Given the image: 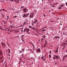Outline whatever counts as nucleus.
I'll use <instances>...</instances> for the list:
<instances>
[{
	"label": "nucleus",
	"instance_id": "1",
	"mask_svg": "<svg viewBox=\"0 0 67 67\" xmlns=\"http://www.w3.org/2000/svg\"><path fill=\"white\" fill-rule=\"evenodd\" d=\"M1 45L3 48H4V46L5 47H7V45L3 43V42H1Z\"/></svg>",
	"mask_w": 67,
	"mask_h": 67
},
{
	"label": "nucleus",
	"instance_id": "2",
	"mask_svg": "<svg viewBox=\"0 0 67 67\" xmlns=\"http://www.w3.org/2000/svg\"><path fill=\"white\" fill-rule=\"evenodd\" d=\"M34 16V14H30L29 16V17L31 18H32Z\"/></svg>",
	"mask_w": 67,
	"mask_h": 67
},
{
	"label": "nucleus",
	"instance_id": "3",
	"mask_svg": "<svg viewBox=\"0 0 67 67\" xmlns=\"http://www.w3.org/2000/svg\"><path fill=\"white\" fill-rule=\"evenodd\" d=\"M27 10H28V9L27 8H25L23 10V11L24 12V13L25 12H26V11H27Z\"/></svg>",
	"mask_w": 67,
	"mask_h": 67
},
{
	"label": "nucleus",
	"instance_id": "4",
	"mask_svg": "<svg viewBox=\"0 0 67 67\" xmlns=\"http://www.w3.org/2000/svg\"><path fill=\"white\" fill-rule=\"evenodd\" d=\"M14 2L16 3H19L20 1L19 0H14Z\"/></svg>",
	"mask_w": 67,
	"mask_h": 67
},
{
	"label": "nucleus",
	"instance_id": "5",
	"mask_svg": "<svg viewBox=\"0 0 67 67\" xmlns=\"http://www.w3.org/2000/svg\"><path fill=\"white\" fill-rule=\"evenodd\" d=\"M54 38H58V39H59L60 38L59 37H58L57 36H55L54 37Z\"/></svg>",
	"mask_w": 67,
	"mask_h": 67
},
{
	"label": "nucleus",
	"instance_id": "6",
	"mask_svg": "<svg viewBox=\"0 0 67 67\" xmlns=\"http://www.w3.org/2000/svg\"><path fill=\"white\" fill-rule=\"evenodd\" d=\"M27 16H26V14H24L23 16V18H27Z\"/></svg>",
	"mask_w": 67,
	"mask_h": 67
},
{
	"label": "nucleus",
	"instance_id": "7",
	"mask_svg": "<svg viewBox=\"0 0 67 67\" xmlns=\"http://www.w3.org/2000/svg\"><path fill=\"white\" fill-rule=\"evenodd\" d=\"M37 52H39V53H40V52H41V50L40 49H38L37 50Z\"/></svg>",
	"mask_w": 67,
	"mask_h": 67
},
{
	"label": "nucleus",
	"instance_id": "8",
	"mask_svg": "<svg viewBox=\"0 0 67 67\" xmlns=\"http://www.w3.org/2000/svg\"><path fill=\"white\" fill-rule=\"evenodd\" d=\"M55 57L56 58V59H58L59 58V57H58V56L57 55H55Z\"/></svg>",
	"mask_w": 67,
	"mask_h": 67
},
{
	"label": "nucleus",
	"instance_id": "9",
	"mask_svg": "<svg viewBox=\"0 0 67 67\" xmlns=\"http://www.w3.org/2000/svg\"><path fill=\"white\" fill-rule=\"evenodd\" d=\"M8 51L9 52L8 54H10V53L11 52V50H10V49H8Z\"/></svg>",
	"mask_w": 67,
	"mask_h": 67
},
{
	"label": "nucleus",
	"instance_id": "10",
	"mask_svg": "<svg viewBox=\"0 0 67 67\" xmlns=\"http://www.w3.org/2000/svg\"><path fill=\"white\" fill-rule=\"evenodd\" d=\"M30 31V29L28 28H26V32H29Z\"/></svg>",
	"mask_w": 67,
	"mask_h": 67
},
{
	"label": "nucleus",
	"instance_id": "11",
	"mask_svg": "<svg viewBox=\"0 0 67 67\" xmlns=\"http://www.w3.org/2000/svg\"><path fill=\"white\" fill-rule=\"evenodd\" d=\"M25 22H26L27 25V24H28V23H29V20H28V19H26Z\"/></svg>",
	"mask_w": 67,
	"mask_h": 67
},
{
	"label": "nucleus",
	"instance_id": "12",
	"mask_svg": "<svg viewBox=\"0 0 67 67\" xmlns=\"http://www.w3.org/2000/svg\"><path fill=\"white\" fill-rule=\"evenodd\" d=\"M38 23H39V22H38L36 23V26H38L39 25V24H38Z\"/></svg>",
	"mask_w": 67,
	"mask_h": 67
},
{
	"label": "nucleus",
	"instance_id": "13",
	"mask_svg": "<svg viewBox=\"0 0 67 67\" xmlns=\"http://www.w3.org/2000/svg\"><path fill=\"white\" fill-rule=\"evenodd\" d=\"M45 42H46V43H45V44L46 45H47V41H46Z\"/></svg>",
	"mask_w": 67,
	"mask_h": 67
},
{
	"label": "nucleus",
	"instance_id": "14",
	"mask_svg": "<svg viewBox=\"0 0 67 67\" xmlns=\"http://www.w3.org/2000/svg\"><path fill=\"white\" fill-rule=\"evenodd\" d=\"M26 31V28H25L24 29V32H25V31Z\"/></svg>",
	"mask_w": 67,
	"mask_h": 67
},
{
	"label": "nucleus",
	"instance_id": "15",
	"mask_svg": "<svg viewBox=\"0 0 67 67\" xmlns=\"http://www.w3.org/2000/svg\"><path fill=\"white\" fill-rule=\"evenodd\" d=\"M42 32H44V31H46V29H43L42 30Z\"/></svg>",
	"mask_w": 67,
	"mask_h": 67
},
{
	"label": "nucleus",
	"instance_id": "16",
	"mask_svg": "<svg viewBox=\"0 0 67 67\" xmlns=\"http://www.w3.org/2000/svg\"><path fill=\"white\" fill-rule=\"evenodd\" d=\"M66 57L65 55H63V58L65 59V58H66Z\"/></svg>",
	"mask_w": 67,
	"mask_h": 67
},
{
	"label": "nucleus",
	"instance_id": "17",
	"mask_svg": "<svg viewBox=\"0 0 67 67\" xmlns=\"http://www.w3.org/2000/svg\"><path fill=\"white\" fill-rule=\"evenodd\" d=\"M26 32L27 33V34H30V32H29V31H27Z\"/></svg>",
	"mask_w": 67,
	"mask_h": 67
},
{
	"label": "nucleus",
	"instance_id": "18",
	"mask_svg": "<svg viewBox=\"0 0 67 67\" xmlns=\"http://www.w3.org/2000/svg\"><path fill=\"white\" fill-rule=\"evenodd\" d=\"M41 58L43 59V60H44V59L43 58H44V56H42Z\"/></svg>",
	"mask_w": 67,
	"mask_h": 67
},
{
	"label": "nucleus",
	"instance_id": "19",
	"mask_svg": "<svg viewBox=\"0 0 67 67\" xmlns=\"http://www.w3.org/2000/svg\"><path fill=\"white\" fill-rule=\"evenodd\" d=\"M26 21H25L23 24V25H25V24H26Z\"/></svg>",
	"mask_w": 67,
	"mask_h": 67
},
{
	"label": "nucleus",
	"instance_id": "20",
	"mask_svg": "<svg viewBox=\"0 0 67 67\" xmlns=\"http://www.w3.org/2000/svg\"><path fill=\"white\" fill-rule=\"evenodd\" d=\"M42 37H43V38H45V35H43L42 36Z\"/></svg>",
	"mask_w": 67,
	"mask_h": 67
},
{
	"label": "nucleus",
	"instance_id": "21",
	"mask_svg": "<svg viewBox=\"0 0 67 67\" xmlns=\"http://www.w3.org/2000/svg\"><path fill=\"white\" fill-rule=\"evenodd\" d=\"M27 16H27H28V15H29V13H28V14H26Z\"/></svg>",
	"mask_w": 67,
	"mask_h": 67
},
{
	"label": "nucleus",
	"instance_id": "22",
	"mask_svg": "<svg viewBox=\"0 0 67 67\" xmlns=\"http://www.w3.org/2000/svg\"><path fill=\"white\" fill-rule=\"evenodd\" d=\"M63 22H61V24H60V25H63Z\"/></svg>",
	"mask_w": 67,
	"mask_h": 67
},
{
	"label": "nucleus",
	"instance_id": "23",
	"mask_svg": "<svg viewBox=\"0 0 67 67\" xmlns=\"http://www.w3.org/2000/svg\"><path fill=\"white\" fill-rule=\"evenodd\" d=\"M3 22L4 23V24H5V23H7V22H5L4 21H3Z\"/></svg>",
	"mask_w": 67,
	"mask_h": 67
},
{
	"label": "nucleus",
	"instance_id": "24",
	"mask_svg": "<svg viewBox=\"0 0 67 67\" xmlns=\"http://www.w3.org/2000/svg\"><path fill=\"white\" fill-rule=\"evenodd\" d=\"M65 60V59L64 58H63L62 62H64Z\"/></svg>",
	"mask_w": 67,
	"mask_h": 67
},
{
	"label": "nucleus",
	"instance_id": "25",
	"mask_svg": "<svg viewBox=\"0 0 67 67\" xmlns=\"http://www.w3.org/2000/svg\"><path fill=\"white\" fill-rule=\"evenodd\" d=\"M58 50H57V49L56 51V53H58Z\"/></svg>",
	"mask_w": 67,
	"mask_h": 67
},
{
	"label": "nucleus",
	"instance_id": "26",
	"mask_svg": "<svg viewBox=\"0 0 67 67\" xmlns=\"http://www.w3.org/2000/svg\"><path fill=\"white\" fill-rule=\"evenodd\" d=\"M29 28H32V27L31 26H29Z\"/></svg>",
	"mask_w": 67,
	"mask_h": 67
},
{
	"label": "nucleus",
	"instance_id": "27",
	"mask_svg": "<svg viewBox=\"0 0 67 67\" xmlns=\"http://www.w3.org/2000/svg\"><path fill=\"white\" fill-rule=\"evenodd\" d=\"M7 20H8V19H9V16H7Z\"/></svg>",
	"mask_w": 67,
	"mask_h": 67
},
{
	"label": "nucleus",
	"instance_id": "28",
	"mask_svg": "<svg viewBox=\"0 0 67 67\" xmlns=\"http://www.w3.org/2000/svg\"><path fill=\"white\" fill-rule=\"evenodd\" d=\"M24 7V6H21V8H20V9H21L22 8H23Z\"/></svg>",
	"mask_w": 67,
	"mask_h": 67
},
{
	"label": "nucleus",
	"instance_id": "29",
	"mask_svg": "<svg viewBox=\"0 0 67 67\" xmlns=\"http://www.w3.org/2000/svg\"><path fill=\"white\" fill-rule=\"evenodd\" d=\"M32 23H34V24H35V21H34V22H33V21H32Z\"/></svg>",
	"mask_w": 67,
	"mask_h": 67
},
{
	"label": "nucleus",
	"instance_id": "30",
	"mask_svg": "<svg viewBox=\"0 0 67 67\" xmlns=\"http://www.w3.org/2000/svg\"><path fill=\"white\" fill-rule=\"evenodd\" d=\"M49 58H51V55H49Z\"/></svg>",
	"mask_w": 67,
	"mask_h": 67
},
{
	"label": "nucleus",
	"instance_id": "31",
	"mask_svg": "<svg viewBox=\"0 0 67 67\" xmlns=\"http://www.w3.org/2000/svg\"><path fill=\"white\" fill-rule=\"evenodd\" d=\"M30 44H32V45H33H33H34V44H33V43H32L30 42Z\"/></svg>",
	"mask_w": 67,
	"mask_h": 67
},
{
	"label": "nucleus",
	"instance_id": "32",
	"mask_svg": "<svg viewBox=\"0 0 67 67\" xmlns=\"http://www.w3.org/2000/svg\"><path fill=\"white\" fill-rule=\"evenodd\" d=\"M2 15L3 16V18H4V15H3L2 14Z\"/></svg>",
	"mask_w": 67,
	"mask_h": 67
},
{
	"label": "nucleus",
	"instance_id": "33",
	"mask_svg": "<svg viewBox=\"0 0 67 67\" xmlns=\"http://www.w3.org/2000/svg\"><path fill=\"white\" fill-rule=\"evenodd\" d=\"M61 8H62V7H59V9H61Z\"/></svg>",
	"mask_w": 67,
	"mask_h": 67
},
{
	"label": "nucleus",
	"instance_id": "34",
	"mask_svg": "<svg viewBox=\"0 0 67 67\" xmlns=\"http://www.w3.org/2000/svg\"><path fill=\"white\" fill-rule=\"evenodd\" d=\"M32 29H33V30H35V28H34V27H32Z\"/></svg>",
	"mask_w": 67,
	"mask_h": 67
},
{
	"label": "nucleus",
	"instance_id": "35",
	"mask_svg": "<svg viewBox=\"0 0 67 67\" xmlns=\"http://www.w3.org/2000/svg\"><path fill=\"white\" fill-rule=\"evenodd\" d=\"M14 17H15V18H17V16H14L13 17L14 18Z\"/></svg>",
	"mask_w": 67,
	"mask_h": 67
},
{
	"label": "nucleus",
	"instance_id": "36",
	"mask_svg": "<svg viewBox=\"0 0 67 67\" xmlns=\"http://www.w3.org/2000/svg\"><path fill=\"white\" fill-rule=\"evenodd\" d=\"M59 48V47H57V49L58 50V48Z\"/></svg>",
	"mask_w": 67,
	"mask_h": 67
},
{
	"label": "nucleus",
	"instance_id": "37",
	"mask_svg": "<svg viewBox=\"0 0 67 67\" xmlns=\"http://www.w3.org/2000/svg\"><path fill=\"white\" fill-rule=\"evenodd\" d=\"M63 6H64V5H62L61 6V7H63Z\"/></svg>",
	"mask_w": 67,
	"mask_h": 67
},
{
	"label": "nucleus",
	"instance_id": "38",
	"mask_svg": "<svg viewBox=\"0 0 67 67\" xmlns=\"http://www.w3.org/2000/svg\"><path fill=\"white\" fill-rule=\"evenodd\" d=\"M55 5H57V4H58V3H55Z\"/></svg>",
	"mask_w": 67,
	"mask_h": 67
},
{
	"label": "nucleus",
	"instance_id": "39",
	"mask_svg": "<svg viewBox=\"0 0 67 67\" xmlns=\"http://www.w3.org/2000/svg\"><path fill=\"white\" fill-rule=\"evenodd\" d=\"M2 28H1V26H0V30H2Z\"/></svg>",
	"mask_w": 67,
	"mask_h": 67
},
{
	"label": "nucleus",
	"instance_id": "40",
	"mask_svg": "<svg viewBox=\"0 0 67 67\" xmlns=\"http://www.w3.org/2000/svg\"><path fill=\"white\" fill-rule=\"evenodd\" d=\"M2 11H6V10L4 9H2Z\"/></svg>",
	"mask_w": 67,
	"mask_h": 67
},
{
	"label": "nucleus",
	"instance_id": "41",
	"mask_svg": "<svg viewBox=\"0 0 67 67\" xmlns=\"http://www.w3.org/2000/svg\"><path fill=\"white\" fill-rule=\"evenodd\" d=\"M10 1H13V0H10Z\"/></svg>",
	"mask_w": 67,
	"mask_h": 67
},
{
	"label": "nucleus",
	"instance_id": "42",
	"mask_svg": "<svg viewBox=\"0 0 67 67\" xmlns=\"http://www.w3.org/2000/svg\"><path fill=\"white\" fill-rule=\"evenodd\" d=\"M62 67H67V66H63Z\"/></svg>",
	"mask_w": 67,
	"mask_h": 67
},
{
	"label": "nucleus",
	"instance_id": "43",
	"mask_svg": "<svg viewBox=\"0 0 67 67\" xmlns=\"http://www.w3.org/2000/svg\"><path fill=\"white\" fill-rule=\"evenodd\" d=\"M1 55H2V52H1V53H0Z\"/></svg>",
	"mask_w": 67,
	"mask_h": 67
},
{
	"label": "nucleus",
	"instance_id": "44",
	"mask_svg": "<svg viewBox=\"0 0 67 67\" xmlns=\"http://www.w3.org/2000/svg\"><path fill=\"white\" fill-rule=\"evenodd\" d=\"M65 4H66V6H67V3H65Z\"/></svg>",
	"mask_w": 67,
	"mask_h": 67
},
{
	"label": "nucleus",
	"instance_id": "45",
	"mask_svg": "<svg viewBox=\"0 0 67 67\" xmlns=\"http://www.w3.org/2000/svg\"><path fill=\"white\" fill-rule=\"evenodd\" d=\"M53 59H55V57H53Z\"/></svg>",
	"mask_w": 67,
	"mask_h": 67
},
{
	"label": "nucleus",
	"instance_id": "46",
	"mask_svg": "<svg viewBox=\"0 0 67 67\" xmlns=\"http://www.w3.org/2000/svg\"><path fill=\"white\" fill-rule=\"evenodd\" d=\"M8 44V46H9V47H10V45H9V44L8 43H7Z\"/></svg>",
	"mask_w": 67,
	"mask_h": 67
},
{
	"label": "nucleus",
	"instance_id": "47",
	"mask_svg": "<svg viewBox=\"0 0 67 67\" xmlns=\"http://www.w3.org/2000/svg\"><path fill=\"white\" fill-rule=\"evenodd\" d=\"M49 53L50 54H51V51H50V52H49Z\"/></svg>",
	"mask_w": 67,
	"mask_h": 67
},
{
	"label": "nucleus",
	"instance_id": "48",
	"mask_svg": "<svg viewBox=\"0 0 67 67\" xmlns=\"http://www.w3.org/2000/svg\"><path fill=\"white\" fill-rule=\"evenodd\" d=\"M22 49L23 51H24V49Z\"/></svg>",
	"mask_w": 67,
	"mask_h": 67
},
{
	"label": "nucleus",
	"instance_id": "49",
	"mask_svg": "<svg viewBox=\"0 0 67 67\" xmlns=\"http://www.w3.org/2000/svg\"><path fill=\"white\" fill-rule=\"evenodd\" d=\"M19 52H20V53H22V52H21V51H20Z\"/></svg>",
	"mask_w": 67,
	"mask_h": 67
},
{
	"label": "nucleus",
	"instance_id": "50",
	"mask_svg": "<svg viewBox=\"0 0 67 67\" xmlns=\"http://www.w3.org/2000/svg\"><path fill=\"white\" fill-rule=\"evenodd\" d=\"M45 27H44V28H42V29H45Z\"/></svg>",
	"mask_w": 67,
	"mask_h": 67
},
{
	"label": "nucleus",
	"instance_id": "51",
	"mask_svg": "<svg viewBox=\"0 0 67 67\" xmlns=\"http://www.w3.org/2000/svg\"><path fill=\"white\" fill-rule=\"evenodd\" d=\"M33 48H35V47H34V45H33Z\"/></svg>",
	"mask_w": 67,
	"mask_h": 67
},
{
	"label": "nucleus",
	"instance_id": "52",
	"mask_svg": "<svg viewBox=\"0 0 67 67\" xmlns=\"http://www.w3.org/2000/svg\"><path fill=\"white\" fill-rule=\"evenodd\" d=\"M21 31L22 32H23V30H21Z\"/></svg>",
	"mask_w": 67,
	"mask_h": 67
},
{
	"label": "nucleus",
	"instance_id": "53",
	"mask_svg": "<svg viewBox=\"0 0 67 67\" xmlns=\"http://www.w3.org/2000/svg\"><path fill=\"white\" fill-rule=\"evenodd\" d=\"M55 64H57V63L56 62H55V63H54Z\"/></svg>",
	"mask_w": 67,
	"mask_h": 67
},
{
	"label": "nucleus",
	"instance_id": "54",
	"mask_svg": "<svg viewBox=\"0 0 67 67\" xmlns=\"http://www.w3.org/2000/svg\"><path fill=\"white\" fill-rule=\"evenodd\" d=\"M8 56H10V54H8Z\"/></svg>",
	"mask_w": 67,
	"mask_h": 67
},
{
	"label": "nucleus",
	"instance_id": "55",
	"mask_svg": "<svg viewBox=\"0 0 67 67\" xmlns=\"http://www.w3.org/2000/svg\"><path fill=\"white\" fill-rule=\"evenodd\" d=\"M2 9H1L0 10V11H1H1H2Z\"/></svg>",
	"mask_w": 67,
	"mask_h": 67
},
{
	"label": "nucleus",
	"instance_id": "56",
	"mask_svg": "<svg viewBox=\"0 0 67 67\" xmlns=\"http://www.w3.org/2000/svg\"><path fill=\"white\" fill-rule=\"evenodd\" d=\"M25 36V35H23L22 36Z\"/></svg>",
	"mask_w": 67,
	"mask_h": 67
},
{
	"label": "nucleus",
	"instance_id": "57",
	"mask_svg": "<svg viewBox=\"0 0 67 67\" xmlns=\"http://www.w3.org/2000/svg\"><path fill=\"white\" fill-rule=\"evenodd\" d=\"M45 60H46V59H44V60H44V61H45Z\"/></svg>",
	"mask_w": 67,
	"mask_h": 67
},
{
	"label": "nucleus",
	"instance_id": "58",
	"mask_svg": "<svg viewBox=\"0 0 67 67\" xmlns=\"http://www.w3.org/2000/svg\"><path fill=\"white\" fill-rule=\"evenodd\" d=\"M35 23H36V21H35Z\"/></svg>",
	"mask_w": 67,
	"mask_h": 67
},
{
	"label": "nucleus",
	"instance_id": "59",
	"mask_svg": "<svg viewBox=\"0 0 67 67\" xmlns=\"http://www.w3.org/2000/svg\"><path fill=\"white\" fill-rule=\"evenodd\" d=\"M32 25H34L33 23H32Z\"/></svg>",
	"mask_w": 67,
	"mask_h": 67
},
{
	"label": "nucleus",
	"instance_id": "60",
	"mask_svg": "<svg viewBox=\"0 0 67 67\" xmlns=\"http://www.w3.org/2000/svg\"><path fill=\"white\" fill-rule=\"evenodd\" d=\"M21 58L20 59V60H21Z\"/></svg>",
	"mask_w": 67,
	"mask_h": 67
},
{
	"label": "nucleus",
	"instance_id": "61",
	"mask_svg": "<svg viewBox=\"0 0 67 67\" xmlns=\"http://www.w3.org/2000/svg\"><path fill=\"white\" fill-rule=\"evenodd\" d=\"M54 5H56L55 3L54 4Z\"/></svg>",
	"mask_w": 67,
	"mask_h": 67
},
{
	"label": "nucleus",
	"instance_id": "62",
	"mask_svg": "<svg viewBox=\"0 0 67 67\" xmlns=\"http://www.w3.org/2000/svg\"><path fill=\"white\" fill-rule=\"evenodd\" d=\"M36 22H37V20H36Z\"/></svg>",
	"mask_w": 67,
	"mask_h": 67
},
{
	"label": "nucleus",
	"instance_id": "63",
	"mask_svg": "<svg viewBox=\"0 0 67 67\" xmlns=\"http://www.w3.org/2000/svg\"><path fill=\"white\" fill-rule=\"evenodd\" d=\"M28 50H30V51H31V49H28Z\"/></svg>",
	"mask_w": 67,
	"mask_h": 67
},
{
	"label": "nucleus",
	"instance_id": "64",
	"mask_svg": "<svg viewBox=\"0 0 67 67\" xmlns=\"http://www.w3.org/2000/svg\"><path fill=\"white\" fill-rule=\"evenodd\" d=\"M66 42H67V40L66 41Z\"/></svg>",
	"mask_w": 67,
	"mask_h": 67
}]
</instances>
